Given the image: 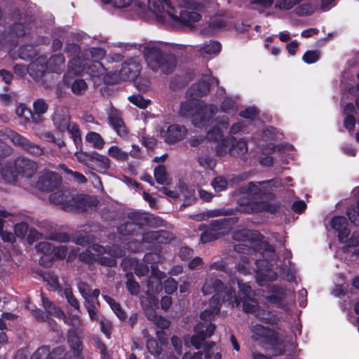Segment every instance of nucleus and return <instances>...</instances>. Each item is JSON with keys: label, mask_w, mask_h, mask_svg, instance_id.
<instances>
[{"label": "nucleus", "mask_w": 359, "mask_h": 359, "mask_svg": "<svg viewBox=\"0 0 359 359\" xmlns=\"http://www.w3.org/2000/svg\"><path fill=\"white\" fill-rule=\"evenodd\" d=\"M72 199H74V195H72L68 191H56L49 196V201L51 203L60 205L65 211H69L72 209L70 205Z\"/></svg>", "instance_id": "nucleus-23"}, {"label": "nucleus", "mask_w": 359, "mask_h": 359, "mask_svg": "<svg viewBox=\"0 0 359 359\" xmlns=\"http://www.w3.org/2000/svg\"><path fill=\"white\" fill-rule=\"evenodd\" d=\"M248 144L245 139L236 140L233 136H226L215 147V155L224 156L227 154L232 156H239L248 151Z\"/></svg>", "instance_id": "nucleus-10"}, {"label": "nucleus", "mask_w": 359, "mask_h": 359, "mask_svg": "<svg viewBox=\"0 0 359 359\" xmlns=\"http://www.w3.org/2000/svg\"><path fill=\"white\" fill-rule=\"evenodd\" d=\"M264 259L255 262L257 269L251 266V259L249 257L243 255L241 262L236 266L237 271L243 275L251 274L256 272V281L260 286H265L269 283L276 280L277 272L273 270L275 251L272 248L266 249L262 254Z\"/></svg>", "instance_id": "nucleus-4"}, {"label": "nucleus", "mask_w": 359, "mask_h": 359, "mask_svg": "<svg viewBox=\"0 0 359 359\" xmlns=\"http://www.w3.org/2000/svg\"><path fill=\"white\" fill-rule=\"evenodd\" d=\"M41 300L43 306L47 313L60 319L65 318L63 311L46 297L43 293H41Z\"/></svg>", "instance_id": "nucleus-39"}, {"label": "nucleus", "mask_w": 359, "mask_h": 359, "mask_svg": "<svg viewBox=\"0 0 359 359\" xmlns=\"http://www.w3.org/2000/svg\"><path fill=\"white\" fill-rule=\"evenodd\" d=\"M134 4L142 13L151 11L161 20L176 16L172 12V5L169 0H135Z\"/></svg>", "instance_id": "nucleus-8"}, {"label": "nucleus", "mask_w": 359, "mask_h": 359, "mask_svg": "<svg viewBox=\"0 0 359 359\" xmlns=\"http://www.w3.org/2000/svg\"><path fill=\"white\" fill-rule=\"evenodd\" d=\"M13 163L18 175L22 177H32L38 169L35 161L25 157H18Z\"/></svg>", "instance_id": "nucleus-18"}, {"label": "nucleus", "mask_w": 359, "mask_h": 359, "mask_svg": "<svg viewBox=\"0 0 359 359\" xmlns=\"http://www.w3.org/2000/svg\"><path fill=\"white\" fill-rule=\"evenodd\" d=\"M292 181L287 177L284 180L274 178L270 180L258 182H250L239 189L240 196L238 198L237 210L242 213L254 214L262 211L275 212L276 206L262 201V196L274 191L281 190V188Z\"/></svg>", "instance_id": "nucleus-2"}, {"label": "nucleus", "mask_w": 359, "mask_h": 359, "mask_svg": "<svg viewBox=\"0 0 359 359\" xmlns=\"http://www.w3.org/2000/svg\"><path fill=\"white\" fill-rule=\"evenodd\" d=\"M34 113L38 115V117H36V116L32 112V111L24 107V106H20V107L18 109L17 113L19 114L20 116H22L25 117V118L27 121H32L33 122H38L39 118L40 115H42L45 114L48 109V104L43 99H39L36 101H35L33 104Z\"/></svg>", "instance_id": "nucleus-17"}, {"label": "nucleus", "mask_w": 359, "mask_h": 359, "mask_svg": "<svg viewBox=\"0 0 359 359\" xmlns=\"http://www.w3.org/2000/svg\"><path fill=\"white\" fill-rule=\"evenodd\" d=\"M211 185L216 192H220L226 189L227 181L224 177L218 176L212 181Z\"/></svg>", "instance_id": "nucleus-60"}, {"label": "nucleus", "mask_w": 359, "mask_h": 359, "mask_svg": "<svg viewBox=\"0 0 359 359\" xmlns=\"http://www.w3.org/2000/svg\"><path fill=\"white\" fill-rule=\"evenodd\" d=\"M141 71L140 60L137 58H130L122 64L120 71L104 77L105 83H114L119 81H128L135 79Z\"/></svg>", "instance_id": "nucleus-11"}, {"label": "nucleus", "mask_w": 359, "mask_h": 359, "mask_svg": "<svg viewBox=\"0 0 359 359\" xmlns=\"http://www.w3.org/2000/svg\"><path fill=\"white\" fill-rule=\"evenodd\" d=\"M8 139L14 144L21 147L24 150L34 156L43 154L44 149L38 144L31 142L26 137L20 134L11 131L7 135Z\"/></svg>", "instance_id": "nucleus-15"}, {"label": "nucleus", "mask_w": 359, "mask_h": 359, "mask_svg": "<svg viewBox=\"0 0 359 359\" xmlns=\"http://www.w3.org/2000/svg\"><path fill=\"white\" fill-rule=\"evenodd\" d=\"M287 296L286 290L279 285H271L266 292H263L262 297L269 304L279 306Z\"/></svg>", "instance_id": "nucleus-20"}, {"label": "nucleus", "mask_w": 359, "mask_h": 359, "mask_svg": "<svg viewBox=\"0 0 359 359\" xmlns=\"http://www.w3.org/2000/svg\"><path fill=\"white\" fill-rule=\"evenodd\" d=\"M19 57L22 60H29L34 55L33 46L30 45L22 46L19 48Z\"/></svg>", "instance_id": "nucleus-62"}, {"label": "nucleus", "mask_w": 359, "mask_h": 359, "mask_svg": "<svg viewBox=\"0 0 359 359\" xmlns=\"http://www.w3.org/2000/svg\"><path fill=\"white\" fill-rule=\"evenodd\" d=\"M126 49H142L148 67L154 72L170 74L176 67L175 56L171 53L169 45L161 42H149L145 44H127Z\"/></svg>", "instance_id": "nucleus-3"}, {"label": "nucleus", "mask_w": 359, "mask_h": 359, "mask_svg": "<svg viewBox=\"0 0 359 359\" xmlns=\"http://www.w3.org/2000/svg\"><path fill=\"white\" fill-rule=\"evenodd\" d=\"M92 162L93 164H91L90 168L95 169L100 172H105L110 168L109 158L97 152H93Z\"/></svg>", "instance_id": "nucleus-34"}, {"label": "nucleus", "mask_w": 359, "mask_h": 359, "mask_svg": "<svg viewBox=\"0 0 359 359\" xmlns=\"http://www.w3.org/2000/svg\"><path fill=\"white\" fill-rule=\"evenodd\" d=\"M107 118L111 126L122 121L121 112L117 109L110 107L107 110Z\"/></svg>", "instance_id": "nucleus-53"}, {"label": "nucleus", "mask_w": 359, "mask_h": 359, "mask_svg": "<svg viewBox=\"0 0 359 359\" xmlns=\"http://www.w3.org/2000/svg\"><path fill=\"white\" fill-rule=\"evenodd\" d=\"M67 341L76 359H81L80 353L82 350V345L79 337L76 334L75 330L72 329L68 331Z\"/></svg>", "instance_id": "nucleus-38"}, {"label": "nucleus", "mask_w": 359, "mask_h": 359, "mask_svg": "<svg viewBox=\"0 0 359 359\" xmlns=\"http://www.w3.org/2000/svg\"><path fill=\"white\" fill-rule=\"evenodd\" d=\"M107 154L118 161H126L128 159V153L123 151L120 147L116 145L109 148Z\"/></svg>", "instance_id": "nucleus-45"}, {"label": "nucleus", "mask_w": 359, "mask_h": 359, "mask_svg": "<svg viewBox=\"0 0 359 359\" xmlns=\"http://www.w3.org/2000/svg\"><path fill=\"white\" fill-rule=\"evenodd\" d=\"M86 140L91 143L93 147L97 149H101L104 147L105 142L101 135L95 132H89L86 136Z\"/></svg>", "instance_id": "nucleus-46"}, {"label": "nucleus", "mask_w": 359, "mask_h": 359, "mask_svg": "<svg viewBox=\"0 0 359 359\" xmlns=\"http://www.w3.org/2000/svg\"><path fill=\"white\" fill-rule=\"evenodd\" d=\"M237 221L238 219L236 217L221 218L212 220L210 226L215 231V233H217V234L219 237L226 233L231 226L236 224Z\"/></svg>", "instance_id": "nucleus-28"}, {"label": "nucleus", "mask_w": 359, "mask_h": 359, "mask_svg": "<svg viewBox=\"0 0 359 359\" xmlns=\"http://www.w3.org/2000/svg\"><path fill=\"white\" fill-rule=\"evenodd\" d=\"M187 133L185 127L174 124L168 126L166 130L162 131L161 135L168 143L173 144L183 139Z\"/></svg>", "instance_id": "nucleus-22"}, {"label": "nucleus", "mask_w": 359, "mask_h": 359, "mask_svg": "<svg viewBox=\"0 0 359 359\" xmlns=\"http://www.w3.org/2000/svg\"><path fill=\"white\" fill-rule=\"evenodd\" d=\"M68 133L71 135V137L72 138L74 144L76 145H78L81 142V137L79 128L78 126L71 122L70 124L68 126L67 130Z\"/></svg>", "instance_id": "nucleus-52"}, {"label": "nucleus", "mask_w": 359, "mask_h": 359, "mask_svg": "<svg viewBox=\"0 0 359 359\" xmlns=\"http://www.w3.org/2000/svg\"><path fill=\"white\" fill-rule=\"evenodd\" d=\"M83 34L81 33H72L67 42L65 51L70 57L69 61L74 57H81L85 59L84 52L81 53L80 46L74 43V41H79L83 39Z\"/></svg>", "instance_id": "nucleus-25"}, {"label": "nucleus", "mask_w": 359, "mask_h": 359, "mask_svg": "<svg viewBox=\"0 0 359 359\" xmlns=\"http://www.w3.org/2000/svg\"><path fill=\"white\" fill-rule=\"evenodd\" d=\"M74 155L79 162L86 165L89 168L91 164H93L92 162L93 152L86 153L83 151H76Z\"/></svg>", "instance_id": "nucleus-58"}, {"label": "nucleus", "mask_w": 359, "mask_h": 359, "mask_svg": "<svg viewBox=\"0 0 359 359\" xmlns=\"http://www.w3.org/2000/svg\"><path fill=\"white\" fill-rule=\"evenodd\" d=\"M320 58V52L318 50H307L303 55L302 60L307 64L317 62Z\"/></svg>", "instance_id": "nucleus-64"}, {"label": "nucleus", "mask_w": 359, "mask_h": 359, "mask_svg": "<svg viewBox=\"0 0 359 359\" xmlns=\"http://www.w3.org/2000/svg\"><path fill=\"white\" fill-rule=\"evenodd\" d=\"M217 108L213 104H204L199 100L187 97V100L181 103L180 114L182 116H191L192 123L198 128L208 126Z\"/></svg>", "instance_id": "nucleus-6"}, {"label": "nucleus", "mask_w": 359, "mask_h": 359, "mask_svg": "<svg viewBox=\"0 0 359 359\" xmlns=\"http://www.w3.org/2000/svg\"><path fill=\"white\" fill-rule=\"evenodd\" d=\"M79 259L88 263L97 261L102 265L108 266H113L116 264L115 255L111 252H107L104 247L97 244L89 246L86 252L79 255Z\"/></svg>", "instance_id": "nucleus-12"}, {"label": "nucleus", "mask_w": 359, "mask_h": 359, "mask_svg": "<svg viewBox=\"0 0 359 359\" xmlns=\"http://www.w3.org/2000/svg\"><path fill=\"white\" fill-rule=\"evenodd\" d=\"M154 255H153V254H147L144 256V262H140V263L138 262H136L134 259L130 260L133 264H135V266L134 269H135V274L137 276L141 277V276H146L148 274V273L149 271V268L145 263L146 262L149 263V262L154 260Z\"/></svg>", "instance_id": "nucleus-37"}, {"label": "nucleus", "mask_w": 359, "mask_h": 359, "mask_svg": "<svg viewBox=\"0 0 359 359\" xmlns=\"http://www.w3.org/2000/svg\"><path fill=\"white\" fill-rule=\"evenodd\" d=\"M355 74L351 70H346L342 73L341 87L343 90L348 91L350 94H355V88L353 86Z\"/></svg>", "instance_id": "nucleus-36"}, {"label": "nucleus", "mask_w": 359, "mask_h": 359, "mask_svg": "<svg viewBox=\"0 0 359 359\" xmlns=\"http://www.w3.org/2000/svg\"><path fill=\"white\" fill-rule=\"evenodd\" d=\"M346 214L351 223L359 226V201L357 206H351L347 209Z\"/></svg>", "instance_id": "nucleus-57"}, {"label": "nucleus", "mask_w": 359, "mask_h": 359, "mask_svg": "<svg viewBox=\"0 0 359 359\" xmlns=\"http://www.w3.org/2000/svg\"><path fill=\"white\" fill-rule=\"evenodd\" d=\"M142 238L145 243H164L171 241L172 237L166 231H151L144 233Z\"/></svg>", "instance_id": "nucleus-29"}, {"label": "nucleus", "mask_w": 359, "mask_h": 359, "mask_svg": "<svg viewBox=\"0 0 359 359\" xmlns=\"http://www.w3.org/2000/svg\"><path fill=\"white\" fill-rule=\"evenodd\" d=\"M202 292L204 295L214 292L215 294L210 301L211 309H206L201 313L200 317L203 322L198 323L194 327L195 334L191 338V343L196 349H199L204 344L205 340L214 333L215 325L211 321L220 311L221 300L229 307L238 306L241 302L231 287H224L220 280L212 277L205 279Z\"/></svg>", "instance_id": "nucleus-1"}, {"label": "nucleus", "mask_w": 359, "mask_h": 359, "mask_svg": "<svg viewBox=\"0 0 359 359\" xmlns=\"http://www.w3.org/2000/svg\"><path fill=\"white\" fill-rule=\"evenodd\" d=\"M347 225V221L343 216H334L330 221V226L338 233V238L341 243H346L350 234Z\"/></svg>", "instance_id": "nucleus-26"}, {"label": "nucleus", "mask_w": 359, "mask_h": 359, "mask_svg": "<svg viewBox=\"0 0 359 359\" xmlns=\"http://www.w3.org/2000/svg\"><path fill=\"white\" fill-rule=\"evenodd\" d=\"M151 276L147 281L148 290L152 293L158 292L161 289V279L163 273L160 271L156 266H151Z\"/></svg>", "instance_id": "nucleus-30"}, {"label": "nucleus", "mask_w": 359, "mask_h": 359, "mask_svg": "<svg viewBox=\"0 0 359 359\" xmlns=\"http://www.w3.org/2000/svg\"><path fill=\"white\" fill-rule=\"evenodd\" d=\"M13 215L5 210H0V236L5 242H12L14 236L12 233L4 230V224L6 219L12 217Z\"/></svg>", "instance_id": "nucleus-41"}, {"label": "nucleus", "mask_w": 359, "mask_h": 359, "mask_svg": "<svg viewBox=\"0 0 359 359\" xmlns=\"http://www.w3.org/2000/svg\"><path fill=\"white\" fill-rule=\"evenodd\" d=\"M60 183L61 179L57 173L47 172L39 177L36 187L41 191H51L60 186Z\"/></svg>", "instance_id": "nucleus-19"}, {"label": "nucleus", "mask_w": 359, "mask_h": 359, "mask_svg": "<svg viewBox=\"0 0 359 359\" xmlns=\"http://www.w3.org/2000/svg\"><path fill=\"white\" fill-rule=\"evenodd\" d=\"M36 135L41 138L47 142H51L57 144L60 148H62L65 146V142L63 140L57 139L52 132L50 131H43L41 133H37Z\"/></svg>", "instance_id": "nucleus-49"}, {"label": "nucleus", "mask_w": 359, "mask_h": 359, "mask_svg": "<svg viewBox=\"0 0 359 359\" xmlns=\"http://www.w3.org/2000/svg\"><path fill=\"white\" fill-rule=\"evenodd\" d=\"M127 281L126 286L128 292L132 295H137L140 292V285L137 282L134 280L133 275L132 273L126 274Z\"/></svg>", "instance_id": "nucleus-51"}, {"label": "nucleus", "mask_w": 359, "mask_h": 359, "mask_svg": "<svg viewBox=\"0 0 359 359\" xmlns=\"http://www.w3.org/2000/svg\"><path fill=\"white\" fill-rule=\"evenodd\" d=\"M223 133L221 129L217 126L212 128L206 135V137L208 140L214 142H221L224 137H223Z\"/></svg>", "instance_id": "nucleus-54"}, {"label": "nucleus", "mask_w": 359, "mask_h": 359, "mask_svg": "<svg viewBox=\"0 0 359 359\" xmlns=\"http://www.w3.org/2000/svg\"><path fill=\"white\" fill-rule=\"evenodd\" d=\"M18 172L13 165H6L1 170L0 180L8 184H14L16 182Z\"/></svg>", "instance_id": "nucleus-40"}, {"label": "nucleus", "mask_w": 359, "mask_h": 359, "mask_svg": "<svg viewBox=\"0 0 359 359\" xmlns=\"http://www.w3.org/2000/svg\"><path fill=\"white\" fill-rule=\"evenodd\" d=\"M65 57L58 53L53 55L47 60V66L49 72L61 73L65 69Z\"/></svg>", "instance_id": "nucleus-35"}, {"label": "nucleus", "mask_w": 359, "mask_h": 359, "mask_svg": "<svg viewBox=\"0 0 359 359\" xmlns=\"http://www.w3.org/2000/svg\"><path fill=\"white\" fill-rule=\"evenodd\" d=\"M52 120L55 127L61 133L65 132L71 123L69 113L65 109H57Z\"/></svg>", "instance_id": "nucleus-27"}, {"label": "nucleus", "mask_w": 359, "mask_h": 359, "mask_svg": "<svg viewBox=\"0 0 359 359\" xmlns=\"http://www.w3.org/2000/svg\"><path fill=\"white\" fill-rule=\"evenodd\" d=\"M221 50V44L215 41H209L201 46L198 51L204 58H210L217 55Z\"/></svg>", "instance_id": "nucleus-32"}, {"label": "nucleus", "mask_w": 359, "mask_h": 359, "mask_svg": "<svg viewBox=\"0 0 359 359\" xmlns=\"http://www.w3.org/2000/svg\"><path fill=\"white\" fill-rule=\"evenodd\" d=\"M154 174L157 183L161 184H167L168 183V175L164 165H160L155 168Z\"/></svg>", "instance_id": "nucleus-48"}, {"label": "nucleus", "mask_w": 359, "mask_h": 359, "mask_svg": "<svg viewBox=\"0 0 359 359\" xmlns=\"http://www.w3.org/2000/svg\"><path fill=\"white\" fill-rule=\"evenodd\" d=\"M153 217L137 212H130L128 214V219L117 227L118 232L123 236L132 235L140 226L148 223Z\"/></svg>", "instance_id": "nucleus-13"}, {"label": "nucleus", "mask_w": 359, "mask_h": 359, "mask_svg": "<svg viewBox=\"0 0 359 359\" xmlns=\"http://www.w3.org/2000/svg\"><path fill=\"white\" fill-rule=\"evenodd\" d=\"M103 297H104V300L110 306L111 309L114 312V313L116 315V316L121 320H125L127 318V315H126V312L122 309L120 304L116 302L114 299H112L111 297H110L109 296L104 295Z\"/></svg>", "instance_id": "nucleus-43"}, {"label": "nucleus", "mask_w": 359, "mask_h": 359, "mask_svg": "<svg viewBox=\"0 0 359 359\" xmlns=\"http://www.w3.org/2000/svg\"><path fill=\"white\" fill-rule=\"evenodd\" d=\"M36 249L43 254L40 259V264L45 266L51 264V256L54 251V246L49 242H41L36 245Z\"/></svg>", "instance_id": "nucleus-33"}, {"label": "nucleus", "mask_w": 359, "mask_h": 359, "mask_svg": "<svg viewBox=\"0 0 359 359\" xmlns=\"http://www.w3.org/2000/svg\"><path fill=\"white\" fill-rule=\"evenodd\" d=\"M106 55V50L102 48H91L84 51V57L90 58V61H100Z\"/></svg>", "instance_id": "nucleus-44"}, {"label": "nucleus", "mask_w": 359, "mask_h": 359, "mask_svg": "<svg viewBox=\"0 0 359 359\" xmlns=\"http://www.w3.org/2000/svg\"><path fill=\"white\" fill-rule=\"evenodd\" d=\"M198 162L203 168L210 170H213L216 165L215 160L211 156L205 155L199 156Z\"/></svg>", "instance_id": "nucleus-59"}, {"label": "nucleus", "mask_w": 359, "mask_h": 359, "mask_svg": "<svg viewBox=\"0 0 359 359\" xmlns=\"http://www.w3.org/2000/svg\"><path fill=\"white\" fill-rule=\"evenodd\" d=\"M178 187L181 194L187 198V201H191L195 198V190L194 189H189L183 182H180Z\"/></svg>", "instance_id": "nucleus-61"}, {"label": "nucleus", "mask_w": 359, "mask_h": 359, "mask_svg": "<svg viewBox=\"0 0 359 359\" xmlns=\"http://www.w3.org/2000/svg\"><path fill=\"white\" fill-rule=\"evenodd\" d=\"M232 238L235 241H241L233 246L236 252L252 255L255 252V247L259 242L261 235L257 231L243 229L233 231Z\"/></svg>", "instance_id": "nucleus-9"}, {"label": "nucleus", "mask_w": 359, "mask_h": 359, "mask_svg": "<svg viewBox=\"0 0 359 359\" xmlns=\"http://www.w3.org/2000/svg\"><path fill=\"white\" fill-rule=\"evenodd\" d=\"M87 87V83L83 79H77L72 83L71 89L74 94L81 95L86 91Z\"/></svg>", "instance_id": "nucleus-55"}, {"label": "nucleus", "mask_w": 359, "mask_h": 359, "mask_svg": "<svg viewBox=\"0 0 359 359\" xmlns=\"http://www.w3.org/2000/svg\"><path fill=\"white\" fill-rule=\"evenodd\" d=\"M180 6L184 9L178 11L172 6V12L175 17L162 19L163 21L172 20L189 25L199 21L201 13H211L215 11L218 4L216 0H181Z\"/></svg>", "instance_id": "nucleus-5"}, {"label": "nucleus", "mask_w": 359, "mask_h": 359, "mask_svg": "<svg viewBox=\"0 0 359 359\" xmlns=\"http://www.w3.org/2000/svg\"><path fill=\"white\" fill-rule=\"evenodd\" d=\"M96 199L87 195L74 196V199L70 202L72 209L70 211L83 212L88 208L95 206Z\"/></svg>", "instance_id": "nucleus-24"}, {"label": "nucleus", "mask_w": 359, "mask_h": 359, "mask_svg": "<svg viewBox=\"0 0 359 359\" xmlns=\"http://www.w3.org/2000/svg\"><path fill=\"white\" fill-rule=\"evenodd\" d=\"M210 83L207 81H201L192 85L187 92V97H193L198 100V97L206 95L210 90Z\"/></svg>", "instance_id": "nucleus-31"}, {"label": "nucleus", "mask_w": 359, "mask_h": 359, "mask_svg": "<svg viewBox=\"0 0 359 359\" xmlns=\"http://www.w3.org/2000/svg\"><path fill=\"white\" fill-rule=\"evenodd\" d=\"M251 330L252 339L255 341L262 340L271 345L280 344L283 341V337L277 332L262 325H252Z\"/></svg>", "instance_id": "nucleus-14"}, {"label": "nucleus", "mask_w": 359, "mask_h": 359, "mask_svg": "<svg viewBox=\"0 0 359 359\" xmlns=\"http://www.w3.org/2000/svg\"><path fill=\"white\" fill-rule=\"evenodd\" d=\"M47 71V58L45 55L38 57L27 67V72L34 80L40 79Z\"/></svg>", "instance_id": "nucleus-21"}, {"label": "nucleus", "mask_w": 359, "mask_h": 359, "mask_svg": "<svg viewBox=\"0 0 359 359\" xmlns=\"http://www.w3.org/2000/svg\"><path fill=\"white\" fill-rule=\"evenodd\" d=\"M303 0H277L275 2L276 9L280 11H288L299 4Z\"/></svg>", "instance_id": "nucleus-50"}, {"label": "nucleus", "mask_w": 359, "mask_h": 359, "mask_svg": "<svg viewBox=\"0 0 359 359\" xmlns=\"http://www.w3.org/2000/svg\"><path fill=\"white\" fill-rule=\"evenodd\" d=\"M215 231L210 226L207 230L203 232L201 235V241L203 243H206L214 240H216L219 236Z\"/></svg>", "instance_id": "nucleus-63"}, {"label": "nucleus", "mask_w": 359, "mask_h": 359, "mask_svg": "<svg viewBox=\"0 0 359 359\" xmlns=\"http://www.w3.org/2000/svg\"><path fill=\"white\" fill-rule=\"evenodd\" d=\"M238 103L235 99L230 97L225 98L221 104V110L223 112L234 114L238 111Z\"/></svg>", "instance_id": "nucleus-47"}, {"label": "nucleus", "mask_w": 359, "mask_h": 359, "mask_svg": "<svg viewBox=\"0 0 359 359\" xmlns=\"http://www.w3.org/2000/svg\"><path fill=\"white\" fill-rule=\"evenodd\" d=\"M228 212L224 210H208L198 214L191 215L189 217L196 221H205L209 218L215 217L223 215H226Z\"/></svg>", "instance_id": "nucleus-42"}, {"label": "nucleus", "mask_w": 359, "mask_h": 359, "mask_svg": "<svg viewBox=\"0 0 359 359\" xmlns=\"http://www.w3.org/2000/svg\"><path fill=\"white\" fill-rule=\"evenodd\" d=\"M69 69L75 74L85 72L92 77H104L111 72L106 73V69L100 61H90V58L74 57L69 62Z\"/></svg>", "instance_id": "nucleus-7"}, {"label": "nucleus", "mask_w": 359, "mask_h": 359, "mask_svg": "<svg viewBox=\"0 0 359 359\" xmlns=\"http://www.w3.org/2000/svg\"><path fill=\"white\" fill-rule=\"evenodd\" d=\"M243 311L246 313H254L263 323H273L276 321V316L270 311L260 309L255 300L245 301Z\"/></svg>", "instance_id": "nucleus-16"}, {"label": "nucleus", "mask_w": 359, "mask_h": 359, "mask_svg": "<svg viewBox=\"0 0 359 359\" xmlns=\"http://www.w3.org/2000/svg\"><path fill=\"white\" fill-rule=\"evenodd\" d=\"M237 283L240 292L243 294V299L242 300L243 305L244 304L245 301L254 300L253 299L250 298L252 293L250 285L248 283H243L240 280H238Z\"/></svg>", "instance_id": "nucleus-56"}]
</instances>
